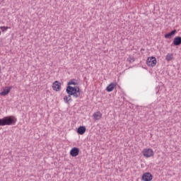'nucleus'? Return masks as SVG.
Returning a JSON list of instances; mask_svg holds the SVG:
<instances>
[{"instance_id":"nucleus-8","label":"nucleus","mask_w":181,"mask_h":181,"mask_svg":"<svg viewBox=\"0 0 181 181\" xmlns=\"http://www.w3.org/2000/svg\"><path fill=\"white\" fill-rule=\"evenodd\" d=\"M86 127L84 126H80L78 129H77V133L79 134V135H84V134H86Z\"/></svg>"},{"instance_id":"nucleus-13","label":"nucleus","mask_w":181,"mask_h":181,"mask_svg":"<svg viewBox=\"0 0 181 181\" xmlns=\"http://www.w3.org/2000/svg\"><path fill=\"white\" fill-rule=\"evenodd\" d=\"M64 101L66 104H70V102L72 101V100H71V95H68L64 96Z\"/></svg>"},{"instance_id":"nucleus-6","label":"nucleus","mask_w":181,"mask_h":181,"mask_svg":"<svg viewBox=\"0 0 181 181\" xmlns=\"http://www.w3.org/2000/svg\"><path fill=\"white\" fill-rule=\"evenodd\" d=\"M52 88L55 91H59L60 90V88H62V83H60V82H59V81H56L52 84Z\"/></svg>"},{"instance_id":"nucleus-7","label":"nucleus","mask_w":181,"mask_h":181,"mask_svg":"<svg viewBox=\"0 0 181 181\" xmlns=\"http://www.w3.org/2000/svg\"><path fill=\"white\" fill-rule=\"evenodd\" d=\"M80 150L77 147L73 148L70 151L71 156L76 157L78 155Z\"/></svg>"},{"instance_id":"nucleus-4","label":"nucleus","mask_w":181,"mask_h":181,"mask_svg":"<svg viewBox=\"0 0 181 181\" xmlns=\"http://www.w3.org/2000/svg\"><path fill=\"white\" fill-rule=\"evenodd\" d=\"M143 155L146 158H151V156H153V151L151 148H146L143 150Z\"/></svg>"},{"instance_id":"nucleus-12","label":"nucleus","mask_w":181,"mask_h":181,"mask_svg":"<svg viewBox=\"0 0 181 181\" xmlns=\"http://www.w3.org/2000/svg\"><path fill=\"white\" fill-rule=\"evenodd\" d=\"M115 83H110L107 88L106 90L107 91H108V93H111V91H112L114 90V88H115Z\"/></svg>"},{"instance_id":"nucleus-1","label":"nucleus","mask_w":181,"mask_h":181,"mask_svg":"<svg viewBox=\"0 0 181 181\" xmlns=\"http://www.w3.org/2000/svg\"><path fill=\"white\" fill-rule=\"evenodd\" d=\"M16 122V119L12 116L4 117L0 119V127H5V125H13Z\"/></svg>"},{"instance_id":"nucleus-16","label":"nucleus","mask_w":181,"mask_h":181,"mask_svg":"<svg viewBox=\"0 0 181 181\" xmlns=\"http://www.w3.org/2000/svg\"><path fill=\"white\" fill-rule=\"evenodd\" d=\"M68 86H77V83L73 81H70L69 82H68Z\"/></svg>"},{"instance_id":"nucleus-3","label":"nucleus","mask_w":181,"mask_h":181,"mask_svg":"<svg viewBox=\"0 0 181 181\" xmlns=\"http://www.w3.org/2000/svg\"><path fill=\"white\" fill-rule=\"evenodd\" d=\"M147 65L151 67H155L156 66V58L154 57H148L146 61Z\"/></svg>"},{"instance_id":"nucleus-14","label":"nucleus","mask_w":181,"mask_h":181,"mask_svg":"<svg viewBox=\"0 0 181 181\" xmlns=\"http://www.w3.org/2000/svg\"><path fill=\"white\" fill-rule=\"evenodd\" d=\"M11 92V88H7L4 89L3 91L0 93V95H8Z\"/></svg>"},{"instance_id":"nucleus-17","label":"nucleus","mask_w":181,"mask_h":181,"mask_svg":"<svg viewBox=\"0 0 181 181\" xmlns=\"http://www.w3.org/2000/svg\"><path fill=\"white\" fill-rule=\"evenodd\" d=\"M8 28H9L8 27H5V26L1 27V29L3 30V32L5 30H8Z\"/></svg>"},{"instance_id":"nucleus-5","label":"nucleus","mask_w":181,"mask_h":181,"mask_svg":"<svg viewBox=\"0 0 181 181\" xmlns=\"http://www.w3.org/2000/svg\"><path fill=\"white\" fill-rule=\"evenodd\" d=\"M152 174H151L150 173H145L143 174L142 176V180L144 181H151L152 180Z\"/></svg>"},{"instance_id":"nucleus-9","label":"nucleus","mask_w":181,"mask_h":181,"mask_svg":"<svg viewBox=\"0 0 181 181\" xmlns=\"http://www.w3.org/2000/svg\"><path fill=\"white\" fill-rule=\"evenodd\" d=\"M173 43L174 46H180V45H181V37H175Z\"/></svg>"},{"instance_id":"nucleus-15","label":"nucleus","mask_w":181,"mask_h":181,"mask_svg":"<svg viewBox=\"0 0 181 181\" xmlns=\"http://www.w3.org/2000/svg\"><path fill=\"white\" fill-rule=\"evenodd\" d=\"M166 60L168 62H170V60H172L173 59V54H168L165 57Z\"/></svg>"},{"instance_id":"nucleus-11","label":"nucleus","mask_w":181,"mask_h":181,"mask_svg":"<svg viewBox=\"0 0 181 181\" xmlns=\"http://www.w3.org/2000/svg\"><path fill=\"white\" fill-rule=\"evenodd\" d=\"M94 119L98 120L101 119V117H103V114L100 112H96L93 115Z\"/></svg>"},{"instance_id":"nucleus-10","label":"nucleus","mask_w":181,"mask_h":181,"mask_svg":"<svg viewBox=\"0 0 181 181\" xmlns=\"http://www.w3.org/2000/svg\"><path fill=\"white\" fill-rule=\"evenodd\" d=\"M175 33H176V30H173V31L165 34V39H172V37L175 36Z\"/></svg>"},{"instance_id":"nucleus-2","label":"nucleus","mask_w":181,"mask_h":181,"mask_svg":"<svg viewBox=\"0 0 181 181\" xmlns=\"http://www.w3.org/2000/svg\"><path fill=\"white\" fill-rule=\"evenodd\" d=\"M66 93L69 95H74L76 98H78L80 97V88L78 86H68L66 87Z\"/></svg>"}]
</instances>
